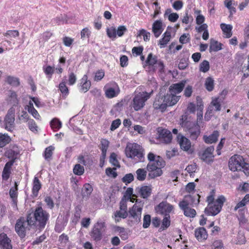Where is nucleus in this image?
<instances>
[{
    "label": "nucleus",
    "mask_w": 249,
    "mask_h": 249,
    "mask_svg": "<svg viewBox=\"0 0 249 249\" xmlns=\"http://www.w3.org/2000/svg\"><path fill=\"white\" fill-rule=\"evenodd\" d=\"M147 159L149 163L146 169L149 172V176L151 178L160 176L162 174L161 168L165 165V162L162 158L150 152L147 155Z\"/></svg>",
    "instance_id": "1"
},
{
    "label": "nucleus",
    "mask_w": 249,
    "mask_h": 249,
    "mask_svg": "<svg viewBox=\"0 0 249 249\" xmlns=\"http://www.w3.org/2000/svg\"><path fill=\"white\" fill-rule=\"evenodd\" d=\"M200 196L197 195L196 196L191 195L185 196L182 200L178 203V206L181 210L185 216L191 218L195 217L196 213L195 209L190 206L193 204H198L199 202Z\"/></svg>",
    "instance_id": "2"
},
{
    "label": "nucleus",
    "mask_w": 249,
    "mask_h": 249,
    "mask_svg": "<svg viewBox=\"0 0 249 249\" xmlns=\"http://www.w3.org/2000/svg\"><path fill=\"white\" fill-rule=\"evenodd\" d=\"M229 168L232 172L242 171L246 175H249V164L245 162L240 155H234L230 158Z\"/></svg>",
    "instance_id": "3"
},
{
    "label": "nucleus",
    "mask_w": 249,
    "mask_h": 249,
    "mask_svg": "<svg viewBox=\"0 0 249 249\" xmlns=\"http://www.w3.org/2000/svg\"><path fill=\"white\" fill-rule=\"evenodd\" d=\"M154 89L148 93L147 92H139L136 94L133 99L132 107L135 111L141 109L145 105V102L150 98L154 89H156L157 86L156 83H154Z\"/></svg>",
    "instance_id": "4"
},
{
    "label": "nucleus",
    "mask_w": 249,
    "mask_h": 249,
    "mask_svg": "<svg viewBox=\"0 0 249 249\" xmlns=\"http://www.w3.org/2000/svg\"><path fill=\"white\" fill-rule=\"evenodd\" d=\"M35 225V221L32 220V213L29 214L27 219L20 218L17 221L15 225V230L21 238L24 237L27 230H29V227Z\"/></svg>",
    "instance_id": "5"
},
{
    "label": "nucleus",
    "mask_w": 249,
    "mask_h": 249,
    "mask_svg": "<svg viewBox=\"0 0 249 249\" xmlns=\"http://www.w3.org/2000/svg\"><path fill=\"white\" fill-rule=\"evenodd\" d=\"M32 220L35 221V225L40 229L44 228L49 217V214L42 207L36 208L33 214H32Z\"/></svg>",
    "instance_id": "6"
},
{
    "label": "nucleus",
    "mask_w": 249,
    "mask_h": 249,
    "mask_svg": "<svg viewBox=\"0 0 249 249\" xmlns=\"http://www.w3.org/2000/svg\"><path fill=\"white\" fill-rule=\"evenodd\" d=\"M125 155L127 157L135 160L136 162L142 161L144 158L141 146L135 143L127 145Z\"/></svg>",
    "instance_id": "7"
},
{
    "label": "nucleus",
    "mask_w": 249,
    "mask_h": 249,
    "mask_svg": "<svg viewBox=\"0 0 249 249\" xmlns=\"http://www.w3.org/2000/svg\"><path fill=\"white\" fill-rule=\"evenodd\" d=\"M225 201V198L223 196H221L216 199L214 202L208 204L207 207L205 209V213L208 215H215L217 214L221 211Z\"/></svg>",
    "instance_id": "8"
},
{
    "label": "nucleus",
    "mask_w": 249,
    "mask_h": 249,
    "mask_svg": "<svg viewBox=\"0 0 249 249\" xmlns=\"http://www.w3.org/2000/svg\"><path fill=\"white\" fill-rule=\"evenodd\" d=\"M15 109L14 107H11L7 111V113L4 117L3 124L2 127L6 130L12 132L15 128Z\"/></svg>",
    "instance_id": "9"
},
{
    "label": "nucleus",
    "mask_w": 249,
    "mask_h": 249,
    "mask_svg": "<svg viewBox=\"0 0 249 249\" xmlns=\"http://www.w3.org/2000/svg\"><path fill=\"white\" fill-rule=\"evenodd\" d=\"M182 127L187 129L190 138L192 140H196L200 134V131L198 126L195 125L194 123L186 120H182L180 123Z\"/></svg>",
    "instance_id": "10"
},
{
    "label": "nucleus",
    "mask_w": 249,
    "mask_h": 249,
    "mask_svg": "<svg viewBox=\"0 0 249 249\" xmlns=\"http://www.w3.org/2000/svg\"><path fill=\"white\" fill-rule=\"evenodd\" d=\"M136 203L129 211L130 217L133 219V221L138 223L141 221L142 211L143 207V203L139 201V199L136 200Z\"/></svg>",
    "instance_id": "11"
},
{
    "label": "nucleus",
    "mask_w": 249,
    "mask_h": 249,
    "mask_svg": "<svg viewBox=\"0 0 249 249\" xmlns=\"http://www.w3.org/2000/svg\"><path fill=\"white\" fill-rule=\"evenodd\" d=\"M155 210L160 214L168 216L174 213V207L167 201H162L155 207Z\"/></svg>",
    "instance_id": "12"
},
{
    "label": "nucleus",
    "mask_w": 249,
    "mask_h": 249,
    "mask_svg": "<svg viewBox=\"0 0 249 249\" xmlns=\"http://www.w3.org/2000/svg\"><path fill=\"white\" fill-rule=\"evenodd\" d=\"M105 227V223L103 221H98L95 224L90 232V236L92 238L96 241L100 240L102 238V233Z\"/></svg>",
    "instance_id": "13"
},
{
    "label": "nucleus",
    "mask_w": 249,
    "mask_h": 249,
    "mask_svg": "<svg viewBox=\"0 0 249 249\" xmlns=\"http://www.w3.org/2000/svg\"><path fill=\"white\" fill-rule=\"evenodd\" d=\"M157 133L158 134L157 139L160 142L165 144H168L171 142L172 135L169 130L162 127H159L157 128Z\"/></svg>",
    "instance_id": "14"
},
{
    "label": "nucleus",
    "mask_w": 249,
    "mask_h": 249,
    "mask_svg": "<svg viewBox=\"0 0 249 249\" xmlns=\"http://www.w3.org/2000/svg\"><path fill=\"white\" fill-rule=\"evenodd\" d=\"M20 150L18 147L15 144H10L6 149L5 156L10 159L9 161L15 162L19 155Z\"/></svg>",
    "instance_id": "15"
},
{
    "label": "nucleus",
    "mask_w": 249,
    "mask_h": 249,
    "mask_svg": "<svg viewBox=\"0 0 249 249\" xmlns=\"http://www.w3.org/2000/svg\"><path fill=\"white\" fill-rule=\"evenodd\" d=\"M214 147L210 146L204 150L199 152V156L201 160L207 163H210L213 160L214 155L213 152Z\"/></svg>",
    "instance_id": "16"
},
{
    "label": "nucleus",
    "mask_w": 249,
    "mask_h": 249,
    "mask_svg": "<svg viewBox=\"0 0 249 249\" xmlns=\"http://www.w3.org/2000/svg\"><path fill=\"white\" fill-rule=\"evenodd\" d=\"M235 205L233 211L238 212V213H245L247 211V204L249 202V194H247L241 200L235 201Z\"/></svg>",
    "instance_id": "17"
},
{
    "label": "nucleus",
    "mask_w": 249,
    "mask_h": 249,
    "mask_svg": "<svg viewBox=\"0 0 249 249\" xmlns=\"http://www.w3.org/2000/svg\"><path fill=\"white\" fill-rule=\"evenodd\" d=\"M221 109V99L219 98H213L210 105L208 107V109L205 115V119L209 121V118H207L208 114H213L214 111H218Z\"/></svg>",
    "instance_id": "18"
},
{
    "label": "nucleus",
    "mask_w": 249,
    "mask_h": 249,
    "mask_svg": "<svg viewBox=\"0 0 249 249\" xmlns=\"http://www.w3.org/2000/svg\"><path fill=\"white\" fill-rule=\"evenodd\" d=\"M153 107L156 109H160L162 112L164 111L167 107L165 96L161 94L157 96L153 103Z\"/></svg>",
    "instance_id": "19"
},
{
    "label": "nucleus",
    "mask_w": 249,
    "mask_h": 249,
    "mask_svg": "<svg viewBox=\"0 0 249 249\" xmlns=\"http://www.w3.org/2000/svg\"><path fill=\"white\" fill-rule=\"evenodd\" d=\"M105 94L109 98H111L116 96L120 92L118 86L116 83H113L112 86L110 87L107 85L104 87Z\"/></svg>",
    "instance_id": "20"
},
{
    "label": "nucleus",
    "mask_w": 249,
    "mask_h": 249,
    "mask_svg": "<svg viewBox=\"0 0 249 249\" xmlns=\"http://www.w3.org/2000/svg\"><path fill=\"white\" fill-rule=\"evenodd\" d=\"M0 249H12L11 240L4 232L0 233Z\"/></svg>",
    "instance_id": "21"
},
{
    "label": "nucleus",
    "mask_w": 249,
    "mask_h": 249,
    "mask_svg": "<svg viewBox=\"0 0 249 249\" xmlns=\"http://www.w3.org/2000/svg\"><path fill=\"white\" fill-rule=\"evenodd\" d=\"M178 141L181 149L185 151H191V142L189 139L182 135L178 136Z\"/></svg>",
    "instance_id": "22"
},
{
    "label": "nucleus",
    "mask_w": 249,
    "mask_h": 249,
    "mask_svg": "<svg viewBox=\"0 0 249 249\" xmlns=\"http://www.w3.org/2000/svg\"><path fill=\"white\" fill-rule=\"evenodd\" d=\"M185 81H182L178 83L171 85L169 88V92L177 95V94L180 93L182 91L185 87Z\"/></svg>",
    "instance_id": "23"
},
{
    "label": "nucleus",
    "mask_w": 249,
    "mask_h": 249,
    "mask_svg": "<svg viewBox=\"0 0 249 249\" xmlns=\"http://www.w3.org/2000/svg\"><path fill=\"white\" fill-rule=\"evenodd\" d=\"M164 26L160 20L155 21L152 25V32L155 36L157 38L162 33L164 30Z\"/></svg>",
    "instance_id": "24"
},
{
    "label": "nucleus",
    "mask_w": 249,
    "mask_h": 249,
    "mask_svg": "<svg viewBox=\"0 0 249 249\" xmlns=\"http://www.w3.org/2000/svg\"><path fill=\"white\" fill-rule=\"evenodd\" d=\"M136 191L142 197L147 198L151 194L152 188L149 186H143L137 188Z\"/></svg>",
    "instance_id": "25"
},
{
    "label": "nucleus",
    "mask_w": 249,
    "mask_h": 249,
    "mask_svg": "<svg viewBox=\"0 0 249 249\" xmlns=\"http://www.w3.org/2000/svg\"><path fill=\"white\" fill-rule=\"evenodd\" d=\"M165 97V102L167 103V106H172L177 104L179 101L180 96L174 95L170 92L167 93Z\"/></svg>",
    "instance_id": "26"
},
{
    "label": "nucleus",
    "mask_w": 249,
    "mask_h": 249,
    "mask_svg": "<svg viewBox=\"0 0 249 249\" xmlns=\"http://www.w3.org/2000/svg\"><path fill=\"white\" fill-rule=\"evenodd\" d=\"M13 165V161H9L5 164L2 173V178L3 180H7L9 178Z\"/></svg>",
    "instance_id": "27"
},
{
    "label": "nucleus",
    "mask_w": 249,
    "mask_h": 249,
    "mask_svg": "<svg viewBox=\"0 0 249 249\" xmlns=\"http://www.w3.org/2000/svg\"><path fill=\"white\" fill-rule=\"evenodd\" d=\"M171 37V31L167 30L163 35V37L159 41V45L160 48H164L170 41Z\"/></svg>",
    "instance_id": "28"
},
{
    "label": "nucleus",
    "mask_w": 249,
    "mask_h": 249,
    "mask_svg": "<svg viewBox=\"0 0 249 249\" xmlns=\"http://www.w3.org/2000/svg\"><path fill=\"white\" fill-rule=\"evenodd\" d=\"M81 86L80 90L82 92H86L89 90L91 86V83L88 80L87 75H84L81 80Z\"/></svg>",
    "instance_id": "29"
},
{
    "label": "nucleus",
    "mask_w": 249,
    "mask_h": 249,
    "mask_svg": "<svg viewBox=\"0 0 249 249\" xmlns=\"http://www.w3.org/2000/svg\"><path fill=\"white\" fill-rule=\"evenodd\" d=\"M195 236L200 241L204 240L207 238V233L205 228H199L195 230Z\"/></svg>",
    "instance_id": "30"
},
{
    "label": "nucleus",
    "mask_w": 249,
    "mask_h": 249,
    "mask_svg": "<svg viewBox=\"0 0 249 249\" xmlns=\"http://www.w3.org/2000/svg\"><path fill=\"white\" fill-rule=\"evenodd\" d=\"M218 137L219 132L218 131H214L213 133L209 136L204 135L203 136V140L207 143H212L217 141Z\"/></svg>",
    "instance_id": "31"
},
{
    "label": "nucleus",
    "mask_w": 249,
    "mask_h": 249,
    "mask_svg": "<svg viewBox=\"0 0 249 249\" xmlns=\"http://www.w3.org/2000/svg\"><path fill=\"white\" fill-rule=\"evenodd\" d=\"M158 61L159 60L156 55H153L152 53H150L148 55L145 63L147 66L153 69Z\"/></svg>",
    "instance_id": "32"
},
{
    "label": "nucleus",
    "mask_w": 249,
    "mask_h": 249,
    "mask_svg": "<svg viewBox=\"0 0 249 249\" xmlns=\"http://www.w3.org/2000/svg\"><path fill=\"white\" fill-rule=\"evenodd\" d=\"M220 27L223 32V34H224L226 37L230 38L232 36V25L230 24L221 23L220 24Z\"/></svg>",
    "instance_id": "33"
},
{
    "label": "nucleus",
    "mask_w": 249,
    "mask_h": 249,
    "mask_svg": "<svg viewBox=\"0 0 249 249\" xmlns=\"http://www.w3.org/2000/svg\"><path fill=\"white\" fill-rule=\"evenodd\" d=\"M11 141V139L7 134L0 133V148L4 147Z\"/></svg>",
    "instance_id": "34"
},
{
    "label": "nucleus",
    "mask_w": 249,
    "mask_h": 249,
    "mask_svg": "<svg viewBox=\"0 0 249 249\" xmlns=\"http://www.w3.org/2000/svg\"><path fill=\"white\" fill-rule=\"evenodd\" d=\"M18 184L17 182H15V186L12 187L9 191L10 196L12 199L13 204L17 205V196H18Z\"/></svg>",
    "instance_id": "35"
},
{
    "label": "nucleus",
    "mask_w": 249,
    "mask_h": 249,
    "mask_svg": "<svg viewBox=\"0 0 249 249\" xmlns=\"http://www.w3.org/2000/svg\"><path fill=\"white\" fill-rule=\"evenodd\" d=\"M41 187V183L37 177H35L33 181V187L32 189L33 194L35 196L38 195V192Z\"/></svg>",
    "instance_id": "36"
},
{
    "label": "nucleus",
    "mask_w": 249,
    "mask_h": 249,
    "mask_svg": "<svg viewBox=\"0 0 249 249\" xmlns=\"http://www.w3.org/2000/svg\"><path fill=\"white\" fill-rule=\"evenodd\" d=\"M8 101L13 105L12 107L18 105V100L17 99V95L15 92L13 91H10L9 92Z\"/></svg>",
    "instance_id": "37"
},
{
    "label": "nucleus",
    "mask_w": 249,
    "mask_h": 249,
    "mask_svg": "<svg viewBox=\"0 0 249 249\" xmlns=\"http://www.w3.org/2000/svg\"><path fill=\"white\" fill-rule=\"evenodd\" d=\"M54 150V147L52 145H51L45 149L43 153V157L46 160L50 161L52 160V157Z\"/></svg>",
    "instance_id": "38"
},
{
    "label": "nucleus",
    "mask_w": 249,
    "mask_h": 249,
    "mask_svg": "<svg viewBox=\"0 0 249 249\" xmlns=\"http://www.w3.org/2000/svg\"><path fill=\"white\" fill-rule=\"evenodd\" d=\"M221 44L218 43V41H215L213 39H211L210 45V52H217L221 49Z\"/></svg>",
    "instance_id": "39"
},
{
    "label": "nucleus",
    "mask_w": 249,
    "mask_h": 249,
    "mask_svg": "<svg viewBox=\"0 0 249 249\" xmlns=\"http://www.w3.org/2000/svg\"><path fill=\"white\" fill-rule=\"evenodd\" d=\"M205 87L209 91L213 90L214 86V80L212 77H208L205 81Z\"/></svg>",
    "instance_id": "40"
},
{
    "label": "nucleus",
    "mask_w": 249,
    "mask_h": 249,
    "mask_svg": "<svg viewBox=\"0 0 249 249\" xmlns=\"http://www.w3.org/2000/svg\"><path fill=\"white\" fill-rule=\"evenodd\" d=\"M3 35L12 40V38H16L19 36V33L17 30H8L3 34Z\"/></svg>",
    "instance_id": "41"
},
{
    "label": "nucleus",
    "mask_w": 249,
    "mask_h": 249,
    "mask_svg": "<svg viewBox=\"0 0 249 249\" xmlns=\"http://www.w3.org/2000/svg\"><path fill=\"white\" fill-rule=\"evenodd\" d=\"M128 215L127 211H117L114 213V218L116 222H119L121 218H125Z\"/></svg>",
    "instance_id": "42"
},
{
    "label": "nucleus",
    "mask_w": 249,
    "mask_h": 249,
    "mask_svg": "<svg viewBox=\"0 0 249 249\" xmlns=\"http://www.w3.org/2000/svg\"><path fill=\"white\" fill-rule=\"evenodd\" d=\"M137 179L140 181H143L146 177L147 172L144 169L139 168L136 172Z\"/></svg>",
    "instance_id": "43"
},
{
    "label": "nucleus",
    "mask_w": 249,
    "mask_h": 249,
    "mask_svg": "<svg viewBox=\"0 0 249 249\" xmlns=\"http://www.w3.org/2000/svg\"><path fill=\"white\" fill-rule=\"evenodd\" d=\"M59 242H60V248L63 249L67 246L69 242V237L64 234H61L59 237Z\"/></svg>",
    "instance_id": "44"
},
{
    "label": "nucleus",
    "mask_w": 249,
    "mask_h": 249,
    "mask_svg": "<svg viewBox=\"0 0 249 249\" xmlns=\"http://www.w3.org/2000/svg\"><path fill=\"white\" fill-rule=\"evenodd\" d=\"M59 89L61 91L63 98H65L69 94V89L66 86L65 81H62L59 84Z\"/></svg>",
    "instance_id": "45"
},
{
    "label": "nucleus",
    "mask_w": 249,
    "mask_h": 249,
    "mask_svg": "<svg viewBox=\"0 0 249 249\" xmlns=\"http://www.w3.org/2000/svg\"><path fill=\"white\" fill-rule=\"evenodd\" d=\"M93 188L89 183L85 184L82 189V195L83 197H88L92 193Z\"/></svg>",
    "instance_id": "46"
},
{
    "label": "nucleus",
    "mask_w": 249,
    "mask_h": 249,
    "mask_svg": "<svg viewBox=\"0 0 249 249\" xmlns=\"http://www.w3.org/2000/svg\"><path fill=\"white\" fill-rule=\"evenodd\" d=\"M210 68V63L207 60H203L199 65V71L204 73L208 71Z\"/></svg>",
    "instance_id": "47"
},
{
    "label": "nucleus",
    "mask_w": 249,
    "mask_h": 249,
    "mask_svg": "<svg viewBox=\"0 0 249 249\" xmlns=\"http://www.w3.org/2000/svg\"><path fill=\"white\" fill-rule=\"evenodd\" d=\"M107 34L108 37L114 39L116 38V29L114 27L111 26L107 29Z\"/></svg>",
    "instance_id": "48"
},
{
    "label": "nucleus",
    "mask_w": 249,
    "mask_h": 249,
    "mask_svg": "<svg viewBox=\"0 0 249 249\" xmlns=\"http://www.w3.org/2000/svg\"><path fill=\"white\" fill-rule=\"evenodd\" d=\"M6 82L10 85L17 87L19 85V80L18 78L13 77V76H8L6 79Z\"/></svg>",
    "instance_id": "49"
},
{
    "label": "nucleus",
    "mask_w": 249,
    "mask_h": 249,
    "mask_svg": "<svg viewBox=\"0 0 249 249\" xmlns=\"http://www.w3.org/2000/svg\"><path fill=\"white\" fill-rule=\"evenodd\" d=\"M84 167L80 164H76L73 169V173L78 176L83 175L84 173Z\"/></svg>",
    "instance_id": "50"
},
{
    "label": "nucleus",
    "mask_w": 249,
    "mask_h": 249,
    "mask_svg": "<svg viewBox=\"0 0 249 249\" xmlns=\"http://www.w3.org/2000/svg\"><path fill=\"white\" fill-rule=\"evenodd\" d=\"M117 155L115 153H112L109 157V162L114 166L120 167L119 162L117 159Z\"/></svg>",
    "instance_id": "51"
},
{
    "label": "nucleus",
    "mask_w": 249,
    "mask_h": 249,
    "mask_svg": "<svg viewBox=\"0 0 249 249\" xmlns=\"http://www.w3.org/2000/svg\"><path fill=\"white\" fill-rule=\"evenodd\" d=\"M51 127L54 129H59L62 126L61 122L57 118L53 119L50 123Z\"/></svg>",
    "instance_id": "52"
},
{
    "label": "nucleus",
    "mask_w": 249,
    "mask_h": 249,
    "mask_svg": "<svg viewBox=\"0 0 249 249\" xmlns=\"http://www.w3.org/2000/svg\"><path fill=\"white\" fill-rule=\"evenodd\" d=\"M116 231L119 233V235L123 240H125L127 238V234L124 228L117 227L116 228Z\"/></svg>",
    "instance_id": "53"
},
{
    "label": "nucleus",
    "mask_w": 249,
    "mask_h": 249,
    "mask_svg": "<svg viewBox=\"0 0 249 249\" xmlns=\"http://www.w3.org/2000/svg\"><path fill=\"white\" fill-rule=\"evenodd\" d=\"M138 36H143V40L148 41L150 40V33L144 29H141L139 31Z\"/></svg>",
    "instance_id": "54"
},
{
    "label": "nucleus",
    "mask_w": 249,
    "mask_h": 249,
    "mask_svg": "<svg viewBox=\"0 0 249 249\" xmlns=\"http://www.w3.org/2000/svg\"><path fill=\"white\" fill-rule=\"evenodd\" d=\"M196 170L197 166L195 163L188 165L185 169V170L190 174L191 177L193 176V174L196 172Z\"/></svg>",
    "instance_id": "55"
},
{
    "label": "nucleus",
    "mask_w": 249,
    "mask_h": 249,
    "mask_svg": "<svg viewBox=\"0 0 249 249\" xmlns=\"http://www.w3.org/2000/svg\"><path fill=\"white\" fill-rule=\"evenodd\" d=\"M193 21V17L188 14V11H186L184 16L182 18V22L186 24L192 22Z\"/></svg>",
    "instance_id": "56"
},
{
    "label": "nucleus",
    "mask_w": 249,
    "mask_h": 249,
    "mask_svg": "<svg viewBox=\"0 0 249 249\" xmlns=\"http://www.w3.org/2000/svg\"><path fill=\"white\" fill-rule=\"evenodd\" d=\"M201 11L200 10L196 11L195 13L197 14L196 18V23L198 25H201L204 22L205 17L200 14Z\"/></svg>",
    "instance_id": "57"
},
{
    "label": "nucleus",
    "mask_w": 249,
    "mask_h": 249,
    "mask_svg": "<svg viewBox=\"0 0 249 249\" xmlns=\"http://www.w3.org/2000/svg\"><path fill=\"white\" fill-rule=\"evenodd\" d=\"M28 125L29 129L32 131L34 132L37 131L38 127L34 120L31 119L29 120L28 123Z\"/></svg>",
    "instance_id": "58"
},
{
    "label": "nucleus",
    "mask_w": 249,
    "mask_h": 249,
    "mask_svg": "<svg viewBox=\"0 0 249 249\" xmlns=\"http://www.w3.org/2000/svg\"><path fill=\"white\" fill-rule=\"evenodd\" d=\"M237 218L241 226H244L248 221L247 219L245 217V213H238Z\"/></svg>",
    "instance_id": "59"
},
{
    "label": "nucleus",
    "mask_w": 249,
    "mask_h": 249,
    "mask_svg": "<svg viewBox=\"0 0 249 249\" xmlns=\"http://www.w3.org/2000/svg\"><path fill=\"white\" fill-rule=\"evenodd\" d=\"M101 150L102 152L107 153L108 149L109 142L106 139H102L101 141Z\"/></svg>",
    "instance_id": "60"
},
{
    "label": "nucleus",
    "mask_w": 249,
    "mask_h": 249,
    "mask_svg": "<svg viewBox=\"0 0 249 249\" xmlns=\"http://www.w3.org/2000/svg\"><path fill=\"white\" fill-rule=\"evenodd\" d=\"M134 180V176L132 174L129 173L126 174L122 178L123 182L125 183V184L130 183Z\"/></svg>",
    "instance_id": "61"
},
{
    "label": "nucleus",
    "mask_w": 249,
    "mask_h": 249,
    "mask_svg": "<svg viewBox=\"0 0 249 249\" xmlns=\"http://www.w3.org/2000/svg\"><path fill=\"white\" fill-rule=\"evenodd\" d=\"M170 215L165 216L162 222L161 228L163 229H167L170 225Z\"/></svg>",
    "instance_id": "62"
},
{
    "label": "nucleus",
    "mask_w": 249,
    "mask_h": 249,
    "mask_svg": "<svg viewBox=\"0 0 249 249\" xmlns=\"http://www.w3.org/2000/svg\"><path fill=\"white\" fill-rule=\"evenodd\" d=\"M43 71L45 72V73L46 75H49L50 78L51 77L52 74H53V73L54 72V68H53L50 66H48L46 67L44 66L43 67Z\"/></svg>",
    "instance_id": "63"
},
{
    "label": "nucleus",
    "mask_w": 249,
    "mask_h": 249,
    "mask_svg": "<svg viewBox=\"0 0 249 249\" xmlns=\"http://www.w3.org/2000/svg\"><path fill=\"white\" fill-rule=\"evenodd\" d=\"M127 30V28L125 26H119L116 30V35L119 37L122 36Z\"/></svg>",
    "instance_id": "64"
}]
</instances>
